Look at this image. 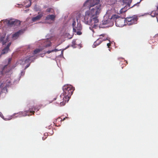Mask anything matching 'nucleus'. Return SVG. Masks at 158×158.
Segmentation results:
<instances>
[{"mask_svg": "<svg viewBox=\"0 0 158 158\" xmlns=\"http://www.w3.org/2000/svg\"><path fill=\"white\" fill-rule=\"evenodd\" d=\"M63 92L60 96L61 100L58 99V103L60 102L61 106L65 105L69 101L71 95L74 90V88L69 85H65L62 88Z\"/></svg>", "mask_w": 158, "mask_h": 158, "instance_id": "nucleus-1", "label": "nucleus"}, {"mask_svg": "<svg viewBox=\"0 0 158 158\" xmlns=\"http://www.w3.org/2000/svg\"><path fill=\"white\" fill-rule=\"evenodd\" d=\"M84 22L85 24L90 25L93 28H96L98 27V17H94L88 10L85 12Z\"/></svg>", "mask_w": 158, "mask_h": 158, "instance_id": "nucleus-2", "label": "nucleus"}, {"mask_svg": "<svg viewBox=\"0 0 158 158\" xmlns=\"http://www.w3.org/2000/svg\"><path fill=\"white\" fill-rule=\"evenodd\" d=\"M99 2L100 0H94L93 3L90 4V7L93 8L88 10L94 17H97L101 12V5Z\"/></svg>", "mask_w": 158, "mask_h": 158, "instance_id": "nucleus-3", "label": "nucleus"}, {"mask_svg": "<svg viewBox=\"0 0 158 158\" xmlns=\"http://www.w3.org/2000/svg\"><path fill=\"white\" fill-rule=\"evenodd\" d=\"M112 18L115 19V24L117 26L122 27L124 25V20L123 18L119 17L118 15H113Z\"/></svg>", "mask_w": 158, "mask_h": 158, "instance_id": "nucleus-4", "label": "nucleus"}, {"mask_svg": "<svg viewBox=\"0 0 158 158\" xmlns=\"http://www.w3.org/2000/svg\"><path fill=\"white\" fill-rule=\"evenodd\" d=\"M76 23L75 21H73L72 23V26L73 27V32H77V34L80 35L81 34V32L80 31L81 30L82 28L81 23H77V26H76Z\"/></svg>", "mask_w": 158, "mask_h": 158, "instance_id": "nucleus-5", "label": "nucleus"}, {"mask_svg": "<svg viewBox=\"0 0 158 158\" xmlns=\"http://www.w3.org/2000/svg\"><path fill=\"white\" fill-rule=\"evenodd\" d=\"M137 16L135 15L132 17H127L125 19L127 24L129 25L137 23Z\"/></svg>", "mask_w": 158, "mask_h": 158, "instance_id": "nucleus-6", "label": "nucleus"}, {"mask_svg": "<svg viewBox=\"0 0 158 158\" xmlns=\"http://www.w3.org/2000/svg\"><path fill=\"white\" fill-rule=\"evenodd\" d=\"M3 21L5 23L7 24L9 26H12L13 25L18 26L20 24V21L17 20L11 19L9 20L6 19Z\"/></svg>", "mask_w": 158, "mask_h": 158, "instance_id": "nucleus-7", "label": "nucleus"}, {"mask_svg": "<svg viewBox=\"0 0 158 158\" xmlns=\"http://www.w3.org/2000/svg\"><path fill=\"white\" fill-rule=\"evenodd\" d=\"M36 109L35 108H32L31 109H30L28 110L25 111L23 112H21L19 113V115L20 116H24L27 115L29 116L31 115V113H32L33 114H34L35 111L33 110H35Z\"/></svg>", "mask_w": 158, "mask_h": 158, "instance_id": "nucleus-8", "label": "nucleus"}, {"mask_svg": "<svg viewBox=\"0 0 158 158\" xmlns=\"http://www.w3.org/2000/svg\"><path fill=\"white\" fill-rule=\"evenodd\" d=\"M10 35H7L6 38H5V36H2L0 37V42L2 44V45L5 44L7 41H9Z\"/></svg>", "mask_w": 158, "mask_h": 158, "instance_id": "nucleus-9", "label": "nucleus"}, {"mask_svg": "<svg viewBox=\"0 0 158 158\" xmlns=\"http://www.w3.org/2000/svg\"><path fill=\"white\" fill-rule=\"evenodd\" d=\"M11 43L9 42L6 46L2 50L1 55H3L7 53L10 50L9 47L11 45Z\"/></svg>", "mask_w": 158, "mask_h": 158, "instance_id": "nucleus-10", "label": "nucleus"}, {"mask_svg": "<svg viewBox=\"0 0 158 158\" xmlns=\"http://www.w3.org/2000/svg\"><path fill=\"white\" fill-rule=\"evenodd\" d=\"M56 17V15H49L46 17L45 20L53 22L55 20Z\"/></svg>", "mask_w": 158, "mask_h": 158, "instance_id": "nucleus-11", "label": "nucleus"}, {"mask_svg": "<svg viewBox=\"0 0 158 158\" xmlns=\"http://www.w3.org/2000/svg\"><path fill=\"white\" fill-rule=\"evenodd\" d=\"M38 15L32 18V20L33 22H35L36 21L40 20L43 16V13H41L40 14H39V13H38Z\"/></svg>", "mask_w": 158, "mask_h": 158, "instance_id": "nucleus-12", "label": "nucleus"}, {"mask_svg": "<svg viewBox=\"0 0 158 158\" xmlns=\"http://www.w3.org/2000/svg\"><path fill=\"white\" fill-rule=\"evenodd\" d=\"M22 32V31L21 30H19L18 31L13 34L12 37V39L15 40L17 39L20 35L21 34Z\"/></svg>", "mask_w": 158, "mask_h": 158, "instance_id": "nucleus-13", "label": "nucleus"}, {"mask_svg": "<svg viewBox=\"0 0 158 158\" xmlns=\"http://www.w3.org/2000/svg\"><path fill=\"white\" fill-rule=\"evenodd\" d=\"M102 41V39L101 38H98L96 41H95L93 45V47L95 48L96 47L99 45Z\"/></svg>", "mask_w": 158, "mask_h": 158, "instance_id": "nucleus-14", "label": "nucleus"}, {"mask_svg": "<svg viewBox=\"0 0 158 158\" xmlns=\"http://www.w3.org/2000/svg\"><path fill=\"white\" fill-rule=\"evenodd\" d=\"M150 15L152 17H154L155 16H156L157 17V16H158V6L157 7V9L156 10L152 11L151 12Z\"/></svg>", "mask_w": 158, "mask_h": 158, "instance_id": "nucleus-15", "label": "nucleus"}, {"mask_svg": "<svg viewBox=\"0 0 158 158\" xmlns=\"http://www.w3.org/2000/svg\"><path fill=\"white\" fill-rule=\"evenodd\" d=\"M127 10V7L125 6L124 8H122L119 11V14H122L123 13L125 12Z\"/></svg>", "mask_w": 158, "mask_h": 158, "instance_id": "nucleus-16", "label": "nucleus"}, {"mask_svg": "<svg viewBox=\"0 0 158 158\" xmlns=\"http://www.w3.org/2000/svg\"><path fill=\"white\" fill-rule=\"evenodd\" d=\"M41 51V50L39 48L36 49L34 50L33 54L34 55L37 54V53H39Z\"/></svg>", "mask_w": 158, "mask_h": 158, "instance_id": "nucleus-17", "label": "nucleus"}, {"mask_svg": "<svg viewBox=\"0 0 158 158\" xmlns=\"http://www.w3.org/2000/svg\"><path fill=\"white\" fill-rule=\"evenodd\" d=\"M46 11L47 12H52V13L54 11L53 8H48L46 9Z\"/></svg>", "mask_w": 158, "mask_h": 158, "instance_id": "nucleus-18", "label": "nucleus"}, {"mask_svg": "<svg viewBox=\"0 0 158 158\" xmlns=\"http://www.w3.org/2000/svg\"><path fill=\"white\" fill-rule=\"evenodd\" d=\"M110 21V19H109L106 20V21H104L103 22L102 24L103 25L108 24Z\"/></svg>", "mask_w": 158, "mask_h": 158, "instance_id": "nucleus-19", "label": "nucleus"}, {"mask_svg": "<svg viewBox=\"0 0 158 158\" xmlns=\"http://www.w3.org/2000/svg\"><path fill=\"white\" fill-rule=\"evenodd\" d=\"M31 60L30 57H29L25 59V63H30V61Z\"/></svg>", "mask_w": 158, "mask_h": 158, "instance_id": "nucleus-20", "label": "nucleus"}, {"mask_svg": "<svg viewBox=\"0 0 158 158\" xmlns=\"http://www.w3.org/2000/svg\"><path fill=\"white\" fill-rule=\"evenodd\" d=\"M66 118H67V117H65V118H64L63 119H61V118H58L56 119V122L57 121H63Z\"/></svg>", "mask_w": 158, "mask_h": 158, "instance_id": "nucleus-21", "label": "nucleus"}, {"mask_svg": "<svg viewBox=\"0 0 158 158\" xmlns=\"http://www.w3.org/2000/svg\"><path fill=\"white\" fill-rule=\"evenodd\" d=\"M11 58H9L8 59V64H9L11 62Z\"/></svg>", "mask_w": 158, "mask_h": 158, "instance_id": "nucleus-22", "label": "nucleus"}, {"mask_svg": "<svg viewBox=\"0 0 158 158\" xmlns=\"http://www.w3.org/2000/svg\"><path fill=\"white\" fill-rule=\"evenodd\" d=\"M61 50L60 49V50H58L57 49H54V50H52V51L53 52H57L59 51H60V50Z\"/></svg>", "mask_w": 158, "mask_h": 158, "instance_id": "nucleus-23", "label": "nucleus"}, {"mask_svg": "<svg viewBox=\"0 0 158 158\" xmlns=\"http://www.w3.org/2000/svg\"><path fill=\"white\" fill-rule=\"evenodd\" d=\"M110 42L109 43H107V45L108 47L109 48H110V46H111V44L110 43V41H109Z\"/></svg>", "mask_w": 158, "mask_h": 158, "instance_id": "nucleus-24", "label": "nucleus"}, {"mask_svg": "<svg viewBox=\"0 0 158 158\" xmlns=\"http://www.w3.org/2000/svg\"><path fill=\"white\" fill-rule=\"evenodd\" d=\"M30 65V63H29L28 64H27V65L25 66V69H26Z\"/></svg>", "mask_w": 158, "mask_h": 158, "instance_id": "nucleus-25", "label": "nucleus"}, {"mask_svg": "<svg viewBox=\"0 0 158 158\" xmlns=\"http://www.w3.org/2000/svg\"><path fill=\"white\" fill-rule=\"evenodd\" d=\"M53 52L52 51V50L51 51H47V53H48V54H49L52 52Z\"/></svg>", "mask_w": 158, "mask_h": 158, "instance_id": "nucleus-26", "label": "nucleus"}, {"mask_svg": "<svg viewBox=\"0 0 158 158\" xmlns=\"http://www.w3.org/2000/svg\"><path fill=\"white\" fill-rule=\"evenodd\" d=\"M127 6H128L129 7H130V4L129 3H128L127 4Z\"/></svg>", "mask_w": 158, "mask_h": 158, "instance_id": "nucleus-27", "label": "nucleus"}, {"mask_svg": "<svg viewBox=\"0 0 158 158\" xmlns=\"http://www.w3.org/2000/svg\"><path fill=\"white\" fill-rule=\"evenodd\" d=\"M102 41H105V40H107V38H106V39L104 38V39H102Z\"/></svg>", "mask_w": 158, "mask_h": 158, "instance_id": "nucleus-28", "label": "nucleus"}, {"mask_svg": "<svg viewBox=\"0 0 158 158\" xmlns=\"http://www.w3.org/2000/svg\"><path fill=\"white\" fill-rule=\"evenodd\" d=\"M7 66V65H6L5 66H4V69H5V67H6Z\"/></svg>", "mask_w": 158, "mask_h": 158, "instance_id": "nucleus-29", "label": "nucleus"}, {"mask_svg": "<svg viewBox=\"0 0 158 158\" xmlns=\"http://www.w3.org/2000/svg\"><path fill=\"white\" fill-rule=\"evenodd\" d=\"M104 35V34H102V35H100V36H103Z\"/></svg>", "mask_w": 158, "mask_h": 158, "instance_id": "nucleus-30", "label": "nucleus"}, {"mask_svg": "<svg viewBox=\"0 0 158 158\" xmlns=\"http://www.w3.org/2000/svg\"><path fill=\"white\" fill-rule=\"evenodd\" d=\"M157 21H158V15L157 16Z\"/></svg>", "mask_w": 158, "mask_h": 158, "instance_id": "nucleus-31", "label": "nucleus"}, {"mask_svg": "<svg viewBox=\"0 0 158 158\" xmlns=\"http://www.w3.org/2000/svg\"><path fill=\"white\" fill-rule=\"evenodd\" d=\"M31 5V2H30V5L28 7L30 6Z\"/></svg>", "mask_w": 158, "mask_h": 158, "instance_id": "nucleus-32", "label": "nucleus"}, {"mask_svg": "<svg viewBox=\"0 0 158 158\" xmlns=\"http://www.w3.org/2000/svg\"><path fill=\"white\" fill-rule=\"evenodd\" d=\"M125 0L123 1L124 2V3H125V2L127 3L126 2H125Z\"/></svg>", "mask_w": 158, "mask_h": 158, "instance_id": "nucleus-33", "label": "nucleus"}, {"mask_svg": "<svg viewBox=\"0 0 158 158\" xmlns=\"http://www.w3.org/2000/svg\"><path fill=\"white\" fill-rule=\"evenodd\" d=\"M157 36H158V34L156 35Z\"/></svg>", "mask_w": 158, "mask_h": 158, "instance_id": "nucleus-34", "label": "nucleus"}, {"mask_svg": "<svg viewBox=\"0 0 158 158\" xmlns=\"http://www.w3.org/2000/svg\"><path fill=\"white\" fill-rule=\"evenodd\" d=\"M56 99V98L54 99V100H55Z\"/></svg>", "mask_w": 158, "mask_h": 158, "instance_id": "nucleus-35", "label": "nucleus"}, {"mask_svg": "<svg viewBox=\"0 0 158 158\" xmlns=\"http://www.w3.org/2000/svg\"><path fill=\"white\" fill-rule=\"evenodd\" d=\"M87 3V2H86V3Z\"/></svg>", "mask_w": 158, "mask_h": 158, "instance_id": "nucleus-36", "label": "nucleus"}]
</instances>
